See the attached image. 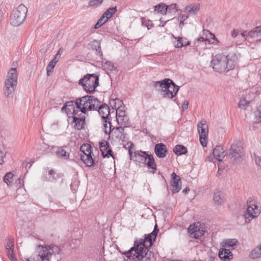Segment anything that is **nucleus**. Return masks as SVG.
I'll list each match as a JSON object with an SVG mask.
<instances>
[{"label": "nucleus", "instance_id": "f257e3e1", "mask_svg": "<svg viewBox=\"0 0 261 261\" xmlns=\"http://www.w3.org/2000/svg\"><path fill=\"white\" fill-rule=\"evenodd\" d=\"M144 241L134 242V246L124 253L126 257L136 261H154L153 253L149 252L148 248H144Z\"/></svg>", "mask_w": 261, "mask_h": 261}, {"label": "nucleus", "instance_id": "f03ea898", "mask_svg": "<svg viewBox=\"0 0 261 261\" xmlns=\"http://www.w3.org/2000/svg\"><path fill=\"white\" fill-rule=\"evenodd\" d=\"M235 56L230 57L224 54H217L211 61V64L214 70L217 72H228L234 68L237 63Z\"/></svg>", "mask_w": 261, "mask_h": 261}, {"label": "nucleus", "instance_id": "7ed1b4c3", "mask_svg": "<svg viewBox=\"0 0 261 261\" xmlns=\"http://www.w3.org/2000/svg\"><path fill=\"white\" fill-rule=\"evenodd\" d=\"M153 86L158 91L162 93L163 98L168 99L174 97L179 89V87L168 78L154 82Z\"/></svg>", "mask_w": 261, "mask_h": 261}, {"label": "nucleus", "instance_id": "20e7f679", "mask_svg": "<svg viewBox=\"0 0 261 261\" xmlns=\"http://www.w3.org/2000/svg\"><path fill=\"white\" fill-rule=\"evenodd\" d=\"M79 84L88 93L95 91V88L99 85V77L96 74H87L79 81Z\"/></svg>", "mask_w": 261, "mask_h": 261}, {"label": "nucleus", "instance_id": "39448f33", "mask_svg": "<svg viewBox=\"0 0 261 261\" xmlns=\"http://www.w3.org/2000/svg\"><path fill=\"white\" fill-rule=\"evenodd\" d=\"M28 9L24 5L21 4L12 12L10 21L12 25L18 27L25 20L27 16Z\"/></svg>", "mask_w": 261, "mask_h": 261}, {"label": "nucleus", "instance_id": "423d86ee", "mask_svg": "<svg viewBox=\"0 0 261 261\" xmlns=\"http://www.w3.org/2000/svg\"><path fill=\"white\" fill-rule=\"evenodd\" d=\"M247 208L244 214L246 222H250L251 219L256 218L260 213L257 201L253 197H249L247 201Z\"/></svg>", "mask_w": 261, "mask_h": 261}, {"label": "nucleus", "instance_id": "0eeeda50", "mask_svg": "<svg viewBox=\"0 0 261 261\" xmlns=\"http://www.w3.org/2000/svg\"><path fill=\"white\" fill-rule=\"evenodd\" d=\"M80 158L81 160L88 167H92L94 164V160L92 155L91 146L89 144H84L80 148Z\"/></svg>", "mask_w": 261, "mask_h": 261}, {"label": "nucleus", "instance_id": "6e6552de", "mask_svg": "<svg viewBox=\"0 0 261 261\" xmlns=\"http://www.w3.org/2000/svg\"><path fill=\"white\" fill-rule=\"evenodd\" d=\"M91 98H92L91 95H86L76 99L75 101L76 108H74L73 111L83 115L86 114L87 111L89 110Z\"/></svg>", "mask_w": 261, "mask_h": 261}, {"label": "nucleus", "instance_id": "1a4fd4ad", "mask_svg": "<svg viewBox=\"0 0 261 261\" xmlns=\"http://www.w3.org/2000/svg\"><path fill=\"white\" fill-rule=\"evenodd\" d=\"M240 143H236L231 145L229 149L228 156L232 162L239 163L242 161V147L240 145Z\"/></svg>", "mask_w": 261, "mask_h": 261}, {"label": "nucleus", "instance_id": "9d476101", "mask_svg": "<svg viewBox=\"0 0 261 261\" xmlns=\"http://www.w3.org/2000/svg\"><path fill=\"white\" fill-rule=\"evenodd\" d=\"M198 132L199 135V139L203 147L206 146L207 138L208 136V125L205 120L199 122L197 124Z\"/></svg>", "mask_w": 261, "mask_h": 261}, {"label": "nucleus", "instance_id": "9b49d317", "mask_svg": "<svg viewBox=\"0 0 261 261\" xmlns=\"http://www.w3.org/2000/svg\"><path fill=\"white\" fill-rule=\"evenodd\" d=\"M200 222L195 223L193 225H191L188 228V232L191 238L199 239L204 235L205 230L202 226L200 227Z\"/></svg>", "mask_w": 261, "mask_h": 261}, {"label": "nucleus", "instance_id": "f8f14e48", "mask_svg": "<svg viewBox=\"0 0 261 261\" xmlns=\"http://www.w3.org/2000/svg\"><path fill=\"white\" fill-rule=\"evenodd\" d=\"M72 118L73 121L72 123H74V128L77 130L82 129L85 124V116L82 113H79L73 111L72 112Z\"/></svg>", "mask_w": 261, "mask_h": 261}, {"label": "nucleus", "instance_id": "ddd939ff", "mask_svg": "<svg viewBox=\"0 0 261 261\" xmlns=\"http://www.w3.org/2000/svg\"><path fill=\"white\" fill-rule=\"evenodd\" d=\"M171 188L173 194L178 192L181 188V179L175 172L171 174Z\"/></svg>", "mask_w": 261, "mask_h": 261}, {"label": "nucleus", "instance_id": "4468645a", "mask_svg": "<svg viewBox=\"0 0 261 261\" xmlns=\"http://www.w3.org/2000/svg\"><path fill=\"white\" fill-rule=\"evenodd\" d=\"M17 82L6 80L4 87V93L7 97L10 96L14 92L17 86Z\"/></svg>", "mask_w": 261, "mask_h": 261}, {"label": "nucleus", "instance_id": "2eb2a0df", "mask_svg": "<svg viewBox=\"0 0 261 261\" xmlns=\"http://www.w3.org/2000/svg\"><path fill=\"white\" fill-rule=\"evenodd\" d=\"M111 134L119 141L124 142L126 140L127 135L124 133V127L119 126L113 128Z\"/></svg>", "mask_w": 261, "mask_h": 261}, {"label": "nucleus", "instance_id": "dca6fc26", "mask_svg": "<svg viewBox=\"0 0 261 261\" xmlns=\"http://www.w3.org/2000/svg\"><path fill=\"white\" fill-rule=\"evenodd\" d=\"M88 48L89 49L95 50L96 55L99 56L100 59H103V54L100 41L96 40L91 41L88 44Z\"/></svg>", "mask_w": 261, "mask_h": 261}, {"label": "nucleus", "instance_id": "f3484780", "mask_svg": "<svg viewBox=\"0 0 261 261\" xmlns=\"http://www.w3.org/2000/svg\"><path fill=\"white\" fill-rule=\"evenodd\" d=\"M98 112L101 116L103 122H107L108 121V120H110L109 118L110 116V108L107 104H102L98 109Z\"/></svg>", "mask_w": 261, "mask_h": 261}, {"label": "nucleus", "instance_id": "a211bd4d", "mask_svg": "<svg viewBox=\"0 0 261 261\" xmlns=\"http://www.w3.org/2000/svg\"><path fill=\"white\" fill-rule=\"evenodd\" d=\"M148 154L147 151H136L130 158H133L134 161L139 163L146 164L147 155Z\"/></svg>", "mask_w": 261, "mask_h": 261}, {"label": "nucleus", "instance_id": "6ab92c4d", "mask_svg": "<svg viewBox=\"0 0 261 261\" xmlns=\"http://www.w3.org/2000/svg\"><path fill=\"white\" fill-rule=\"evenodd\" d=\"M154 152L158 157L160 158H165L167 153L166 146L162 143L155 144L154 146Z\"/></svg>", "mask_w": 261, "mask_h": 261}, {"label": "nucleus", "instance_id": "aec40b11", "mask_svg": "<svg viewBox=\"0 0 261 261\" xmlns=\"http://www.w3.org/2000/svg\"><path fill=\"white\" fill-rule=\"evenodd\" d=\"M52 151L56 153L59 158L67 160L69 158L70 153L66 151L64 147H53L51 148Z\"/></svg>", "mask_w": 261, "mask_h": 261}, {"label": "nucleus", "instance_id": "412c9836", "mask_svg": "<svg viewBox=\"0 0 261 261\" xmlns=\"http://www.w3.org/2000/svg\"><path fill=\"white\" fill-rule=\"evenodd\" d=\"M219 257L224 261H229L232 259V253L229 249L222 248L219 251Z\"/></svg>", "mask_w": 261, "mask_h": 261}, {"label": "nucleus", "instance_id": "4be33fe9", "mask_svg": "<svg viewBox=\"0 0 261 261\" xmlns=\"http://www.w3.org/2000/svg\"><path fill=\"white\" fill-rule=\"evenodd\" d=\"M213 155L214 157L219 162L222 161L225 157V154L223 148L221 146H217L213 150Z\"/></svg>", "mask_w": 261, "mask_h": 261}, {"label": "nucleus", "instance_id": "5701e85b", "mask_svg": "<svg viewBox=\"0 0 261 261\" xmlns=\"http://www.w3.org/2000/svg\"><path fill=\"white\" fill-rule=\"evenodd\" d=\"M213 199L215 203L218 205H222L225 201L224 193L219 190L214 192Z\"/></svg>", "mask_w": 261, "mask_h": 261}, {"label": "nucleus", "instance_id": "b1692460", "mask_svg": "<svg viewBox=\"0 0 261 261\" xmlns=\"http://www.w3.org/2000/svg\"><path fill=\"white\" fill-rule=\"evenodd\" d=\"M60 58H59V55H56L54 58L49 63L47 67V74L49 76L50 73L53 71L56 64L59 62Z\"/></svg>", "mask_w": 261, "mask_h": 261}, {"label": "nucleus", "instance_id": "393cba45", "mask_svg": "<svg viewBox=\"0 0 261 261\" xmlns=\"http://www.w3.org/2000/svg\"><path fill=\"white\" fill-rule=\"evenodd\" d=\"M91 98H90V104L89 105V110H97V109L99 108V107L101 105H100V101L96 97L93 96H91Z\"/></svg>", "mask_w": 261, "mask_h": 261}, {"label": "nucleus", "instance_id": "a878e982", "mask_svg": "<svg viewBox=\"0 0 261 261\" xmlns=\"http://www.w3.org/2000/svg\"><path fill=\"white\" fill-rule=\"evenodd\" d=\"M6 252L14 251V239L10 236L7 237L6 239V244L5 245Z\"/></svg>", "mask_w": 261, "mask_h": 261}, {"label": "nucleus", "instance_id": "bb28decb", "mask_svg": "<svg viewBox=\"0 0 261 261\" xmlns=\"http://www.w3.org/2000/svg\"><path fill=\"white\" fill-rule=\"evenodd\" d=\"M149 169L156 170V166L155 163L153 155L149 154L147 155L146 161L145 164Z\"/></svg>", "mask_w": 261, "mask_h": 261}, {"label": "nucleus", "instance_id": "cd10ccee", "mask_svg": "<svg viewBox=\"0 0 261 261\" xmlns=\"http://www.w3.org/2000/svg\"><path fill=\"white\" fill-rule=\"evenodd\" d=\"M18 74L16 68H11L8 72L6 80L17 82Z\"/></svg>", "mask_w": 261, "mask_h": 261}, {"label": "nucleus", "instance_id": "c85d7f7f", "mask_svg": "<svg viewBox=\"0 0 261 261\" xmlns=\"http://www.w3.org/2000/svg\"><path fill=\"white\" fill-rule=\"evenodd\" d=\"M249 256L252 259L261 257V245H258L254 248L250 253Z\"/></svg>", "mask_w": 261, "mask_h": 261}, {"label": "nucleus", "instance_id": "c756f323", "mask_svg": "<svg viewBox=\"0 0 261 261\" xmlns=\"http://www.w3.org/2000/svg\"><path fill=\"white\" fill-rule=\"evenodd\" d=\"M206 32L208 33V34L210 35V37L208 38H204L203 37H200L197 39V41H198V42L208 41L209 42H211L210 39H212V40H213V41L212 42V44H214L215 42H216V43H219V41L216 38V36H215L214 34L211 33L208 31H206Z\"/></svg>", "mask_w": 261, "mask_h": 261}, {"label": "nucleus", "instance_id": "7c9ffc66", "mask_svg": "<svg viewBox=\"0 0 261 261\" xmlns=\"http://www.w3.org/2000/svg\"><path fill=\"white\" fill-rule=\"evenodd\" d=\"M248 37L250 38H257L261 36V25L256 27L251 31L248 32Z\"/></svg>", "mask_w": 261, "mask_h": 261}, {"label": "nucleus", "instance_id": "2f4dec72", "mask_svg": "<svg viewBox=\"0 0 261 261\" xmlns=\"http://www.w3.org/2000/svg\"><path fill=\"white\" fill-rule=\"evenodd\" d=\"M199 4L191 5L186 7V11L190 14L194 15L199 11Z\"/></svg>", "mask_w": 261, "mask_h": 261}, {"label": "nucleus", "instance_id": "473e14b6", "mask_svg": "<svg viewBox=\"0 0 261 261\" xmlns=\"http://www.w3.org/2000/svg\"><path fill=\"white\" fill-rule=\"evenodd\" d=\"M173 152L177 155H181L187 152V149L182 145H177L174 148Z\"/></svg>", "mask_w": 261, "mask_h": 261}, {"label": "nucleus", "instance_id": "72a5a7b5", "mask_svg": "<svg viewBox=\"0 0 261 261\" xmlns=\"http://www.w3.org/2000/svg\"><path fill=\"white\" fill-rule=\"evenodd\" d=\"M116 119L118 124L121 125L120 126L126 127L129 125L128 117L126 115Z\"/></svg>", "mask_w": 261, "mask_h": 261}, {"label": "nucleus", "instance_id": "f704fd0d", "mask_svg": "<svg viewBox=\"0 0 261 261\" xmlns=\"http://www.w3.org/2000/svg\"><path fill=\"white\" fill-rule=\"evenodd\" d=\"M102 60V66L105 70H107L109 71H112L115 69V67L114 64L108 61H107L105 59H101Z\"/></svg>", "mask_w": 261, "mask_h": 261}, {"label": "nucleus", "instance_id": "c9c22d12", "mask_svg": "<svg viewBox=\"0 0 261 261\" xmlns=\"http://www.w3.org/2000/svg\"><path fill=\"white\" fill-rule=\"evenodd\" d=\"M166 4L164 3H160L154 7V11H157L163 15L167 13V9H166Z\"/></svg>", "mask_w": 261, "mask_h": 261}, {"label": "nucleus", "instance_id": "e433bc0d", "mask_svg": "<svg viewBox=\"0 0 261 261\" xmlns=\"http://www.w3.org/2000/svg\"><path fill=\"white\" fill-rule=\"evenodd\" d=\"M152 236L149 233L145 236L144 239H140L139 240H136L135 242H137L138 244L139 243L141 242L142 241H144V248H148V247L146 246V242H148L149 243V246H151L153 244V239H152Z\"/></svg>", "mask_w": 261, "mask_h": 261}, {"label": "nucleus", "instance_id": "4c0bfd02", "mask_svg": "<svg viewBox=\"0 0 261 261\" xmlns=\"http://www.w3.org/2000/svg\"><path fill=\"white\" fill-rule=\"evenodd\" d=\"M117 12V8L116 7L109 8L108 9L105 13L102 14V16L106 19H107V20L109 18H111L112 16L114 14Z\"/></svg>", "mask_w": 261, "mask_h": 261}, {"label": "nucleus", "instance_id": "58836bf2", "mask_svg": "<svg viewBox=\"0 0 261 261\" xmlns=\"http://www.w3.org/2000/svg\"><path fill=\"white\" fill-rule=\"evenodd\" d=\"M99 144L101 154L103 155L105 151L110 147V143L107 141L103 140L100 142Z\"/></svg>", "mask_w": 261, "mask_h": 261}, {"label": "nucleus", "instance_id": "ea45409f", "mask_svg": "<svg viewBox=\"0 0 261 261\" xmlns=\"http://www.w3.org/2000/svg\"><path fill=\"white\" fill-rule=\"evenodd\" d=\"M13 174L12 172L7 173L4 177L3 180L7 184L8 186H11L12 184V178L13 177Z\"/></svg>", "mask_w": 261, "mask_h": 261}, {"label": "nucleus", "instance_id": "a19ab883", "mask_svg": "<svg viewBox=\"0 0 261 261\" xmlns=\"http://www.w3.org/2000/svg\"><path fill=\"white\" fill-rule=\"evenodd\" d=\"M249 104L250 101H247L245 98H242L238 103V107L241 109L246 110Z\"/></svg>", "mask_w": 261, "mask_h": 261}, {"label": "nucleus", "instance_id": "79ce46f5", "mask_svg": "<svg viewBox=\"0 0 261 261\" xmlns=\"http://www.w3.org/2000/svg\"><path fill=\"white\" fill-rule=\"evenodd\" d=\"M238 243V240L236 239H228L225 242L226 246L223 245V246L225 247H227V246L228 247H233L237 245Z\"/></svg>", "mask_w": 261, "mask_h": 261}, {"label": "nucleus", "instance_id": "37998d69", "mask_svg": "<svg viewBox=\"0 0 261 261\" xmlns=\"http://www.w3.org/2000/svg\"><path fill=\"white\" fill-rule=\"evenodd\" d=\"M103 126L105 127V133L107 135H110L113 130V128H112V124L111 122L110 121V120H108V121L107 122H103Z\"/></svg>", "mask_w": 261, "mask_h": 261}, {"label": "nucleus", "instance_id": "c03bdc74", "mask_svg": "<svg viewBox=\"0 0 261 261\" xmlns=\"http://www.w3.org/2000/svg\"><path fill=\"white\" fill-rule=\"evenodd\" d=\"M175 39H177V43L175 45V47L177 48H181L182 46H187L189 44L188 41H184L182 38H175Z\"/></svg>", "mask_w": 261, "mask_h": 261}, {"label": "nucleus", "instance_id": "a18cd8bd", "mask_svg": "<svg viewBox=\"0 0 261 261\" xmlns=\"http://www.w3.org/2000/svg\"><path fill=\"white\" fill-rule=\"evenodd\" d=\"M248 32L247 31H244L242 32L241 34L240 35L239 37L241 38V40L240 41L238 42L237 41L235 42L236 45H239L242 44L243 42H244L246 38L248 37Z\"/></svg>", "mask_w": 261, "mask_h": 261}, {"label": "nucleus", "instance_id": "49530a36", "mask_svg": "<svg viewBox=\"0 0 261 261\" xmlns=\"http://www.w3.org/2000/svg\"><path fill=\"white\" fill-rule=\"evenodd\" d=\"M177 5L176 4H171L170 5H166V8L167 9V13H174L177 10Z\"/></svg>", "mask_w": 261, "mask_h": 261}, {"label": "nucleus", "instance_id": "de8ad7c7", "mask_svg": "<svg viewBox=\"0 0 261 261\" xmlns=\"http://www.w3.org/2000/svg\"><path fill=\"white\" fill-rule=\"evenodd\" d=\"M107 21V19H106L104 16L102 15L96 23L94 25V28L95 29L99 28Z\"/></svg>", "mask_w": 261, "mask_h": 261}, {"label": "nucleus", "instance_id": "09e8293b", "mask_svg": "<svg viewBox=\"0 0 261 261\" xmlns=\"http://www.w3.org/2000/svg\"><path fill=\"white\" fill-rule=\"evenodd\" d=\"M254 114L256 121L257 122H261V106H259L257 108L254 112Z\"/></svg>", "mask_w": 261, "mask_h": 261}, {"label": "nucleus", "instance_id": "8fccbe9b", "mask_svg": "<svg viewBox=\"0 0 261 261\" xmlns=\"http://www.w3.org/2000/svg\"><path fill=\"white\" fill-rule=\"evenodd\" d=\"M103 0H90L89 2V6L90 7H97L100 6L103 2Z\"/></svg>", "mask_w": 261, "mask_h": 261}, {"label": "nucleus", "instance_id": "3c124183", "mask_svg": "<svg viewBox=\"0 0 261 261\" xmlns=\"http://www.w3.org/2000/svg\"><path fill=\"white\" fill-rule=\"evenodd\" d=\"M56 175V172L53 170H50L48 172V180L50 181H54L56 180V177L55 175Z\"/></svg>", "mask_w": 261, "mask_h": 261}, {"label": "nucleus", "instance_id": "603ef678", "mask_svg": "<svg viewBox=\"0 0 261 261\" xmlns=\"http://www.w3.org/2000/svg\"><path fill=\"white\" fill-rule=\"evenodd\" d=\"M133 146V144L132 142H127L126 144L123 145L124 148H128V153H129L130 157H132V154H133V151H132Z\"/></svg>", "mask_w": 261, "mask_h": 261}, {"label": "nucleus", "instance_id": "864d4df0", "mask_svg": "<svg viewBox=\"0 0 261 261\" xmlns=\"http://www.w3.org/2000/svg\"><path fill=\"white\" fill-rule=\"evenodd\" d=\"M125 115H126L125 112L124 110H123L122 109H121L120 108H118V109H116V119L119 118L120 117H122V116H123Z\"/></svg>", "mask_w": 261, "mask_h": 261}, {"label": "nucleus", "instance_id": "5fc2aeb1", "mask_svg": "<svg viewBox=\"0 0 261 261\" xmlns=\"http://www.w3.org/2000/svg\"><path fill=\"white\" fill-rule=\"evenodd\" d=\"M106 153H104L102 156H103V158H109L110 156H112L113 158H114V156L112 154V150L111 148V147H110L106 151Z\"/></svg>", "mask_w": 261, "mask_h": 261}, {"label": "nucleus", "instance_id": "6e6d98bb", "mask_svg": "<svg viewBox=\"0 0 261 261\" xmlns=\"http://www.w3.org/2000/svg\"><path fill=\"white\" fill-rule=\"evenodd\" d=\"M159 229L156 224L155 225L153 231L150 234L153 237V241H154L158 234Z\"/></svg>", "mask_w": 261, "mask_h": 261}, {"label": "nucleus", "instance_id": "4d7b16f0", "mask_svg": "<svg viewBox=\"0 0 261 261\" xmlns=\"http://www.w3.org/2000/svg\"><path fill=\"white\" fill-rule=\"evenodd\" d=\"M7 255L11 261H17V258L14 254V251L8 252L7 253Z\"/></svg>", "mask_w": 261, "mask_h": 261}, {"label": "nucleus", "instance_id": "13d9d810", "mask_svg": "<svg viewBox=\"0 0 261 261\" xmlns=\"http://www.w3.org/2000/svg\"><path fill=\"white\" fill-rule=\"evenodd\" d=\"M6 155V151H0V165L3 164L4 163V158Z\"/></svg>", "mask_w": 261, "mask_h": 261}, {"label": "nucleus", "instance_id": "bf43d9fd", "mask_svg": "<svg viewBox=\"0 0 261 261\" xmlns=\"http://www.w3.org/2000/svg\"><path fill=\"white\" fill-rule=\"evenodd\" d=\"M239 35V31L235 29H233L231 33V37L234 39L237 38Z\"/></svg>", "mask_w": 261, "mask_h": 261}, {"label": "nucleus", "instance_id": "052dcab7", "mask_svg": "<svg viewBox=\"0 0 261 261\" xmlns=\"http://www.w3.org/2000/svg\"><path fill=\"white\" fill-rule=\"evenodd\" d=\"M187 18V16L182 15L178 17V20L180 21L179 26V27H181V23H182V21H184Z\"/></svg>", "mask_w": 261, "mask_h": 261}, {"label": "nucleus", "instance_id": "680f3d73", "mask_svg": "<svg viewBox=\"0 0 261 261\" xmlns=\"http://www.w3.org/2000/svg\"><path fill=\"white\" fill-rule=\"evenodd\" d=\"M66 106V107L68 108V107H73V108H75L74 107V106H75V101H68V102H66L65 103Z\"/></svg>", "mask_w": 261, "mask_h": 261}, {"label": "nucleus", "instance_id": "e2e57ef3", "mask_svg": "<svg viewBox=\"0 0 261 261\" xmlns=\"http://www.w3.org/2000/svg\"><path fill=\"white\" fill-rule=\"evenodd\" d=\"M255 162L256 164L261 167V157L260 156H255Z\"/></svg>", "mask_w": 261, "mask_h": 261}, {"label": "nucleus", "instance_id": "0e129e2a", "mask_svg": "<svg viewBox=\"0 0 261 261\" xmlns=\"http://www.w3.org/2000/svg\"><path fill=\"white\" fill-rule=\"evenodd\" d=\"M189 102L187 100H185L183 102V104L182 105V108L183 110H186L188 107Z\"/></svg>", "mask_w": 261, "mask_h": 261}, {"label": "nucleus", "instance_id": "69168bd1", "mask_svg": "<svg viewBox=\"0 0 261 261\" xmlns=\"http://www.w3.org/2000/svg\"><path fill=\"white\" fill-rule=\"evenodd\" d=\"M16 184L17 185V186L18 187H20L21 186V185L23 184V180L20 178L17 179V180L16 181Z\"/></svg>", "mask_w": 261, "mask_h": 261}, {"label": "nucleus", "instance_id": "338daca9", "mask_svg": "<svg viewBox=\"0 0 261 261\" xmlns=\"http://www.w3.org/2000/svg\"><path fill=\"white\" fill-rule=\"evenodd\" d=\"M23 166H25L26 169H30L32 166L31 162H27L23 164Z\"/></svg>", "mask_w": 261, "mask_h": 261}, {"label": "nucleus", "instance_id": "774afa93", "mask_svg": "<svg viewBox=\"0 0 261 261\" xmlns=\"http://www.w3.org/2000/svg\"><path fill=\"white\" fill-rule=\"evenodd\" d=\"M67 107H66V105L64 104V106L62 108L61 110L62 111H66L67 110Z\"/></svg>", "mask_w": 261, "mask_h": 261}]
</instances>
